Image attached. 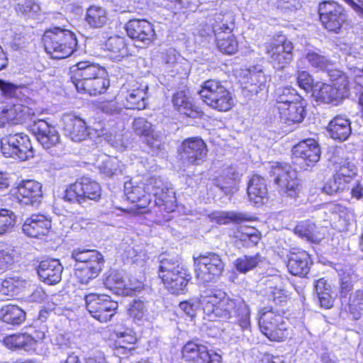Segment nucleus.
Masks as SVG:
<instances>
[{"mask_svg":"<svg viewBox=\"0 0 363 363\" xmlns=\"http://www.w3.org/2000/svg\"><path fill=\"white\" fill-rule=\"evenodd\" d=\"M16 142L15 146L18 150V160L24 161L33 156V147L28 135L23 133L11 134Z\"/></svg>","mask_w":363,"mask_h":363,"instance_id":"44","label":"nucleus"},{"mask_svg":"<svg viewBox=\"0 0 363 363\" xmlns=\"http://www.w3.org/2000/svg\"><path fill=\"white\" fill-rule=\"evenodd\" d=\"M43 40L46 52L55 59H64L70 56L77 45L75 34L60 27L47 30Z\"/></svg>","mask_w":363,"mask_h":363,"instance_id":"3","label":"nucleus"},{"mask_svg":"<svg viewBox=\"0 0 363 363\" xmlns=\"http://www.w3.org/2000/svg\"><path fill=\"white\" fill-rule=\"evenodd\" d=\"M299 99L300 96L296 94V90L291 87H279L275 91L277 106L287 105Z\"/></svg>","mask_w":363,"mask_h":363,"instance_id":"48","label":"nucleus"},{"mask_svg":"<svg viewBox=\"0 0 363 363\" xmlns=\"http://www.w3.org/2000/svg\"><path fill=\"white\" fill-rule=\"evenodd\" d=\"M182 357L194 363H220L221 355L208 350L206 346L196 341L187 342L182 350Z\"/></svg>","mask_w":363,"mask_h":363,"instance_id":"16","label":"nucleus"},{"mask_svg":"<svg viewBox=\"0 0 363 363\" xmlns=\"http://www.w3.org/2000/svg\"><path fill=\"white\" fill-rule=\"evenodd\" d=\"M28 284V281L18 277H9L2 281L0 285V294L13 296L25 289Z\"/></svg>","mask_w":363,"mask_h":363,"instance_id":"40","label":"nucleus"},{"mask_svg":"<svg viewBox=\"0 0 363 363\" xmlns=\"http://www.w3.org/2000/svg\"><path fill=\"white\" fill-rule=\"evenodd\" d=\"M295 162L303 168L313 166L320 157L318 143L313 139H307L296 145L292 150Z\"/></svg>","mask_w":363,"mask_h":363,"instance_id":"17","label":"nucleus"},{"mask_svg":"<svg viewBox=\"0 0 363 363\" xmlns=\"http://www.w3.org/2000/svg\"><path fill=\"white\" fill-rule=\"evenodd\" d=\"M181 160L186 165H199L206 160L207 145L199 137L185 139L179 150Z\"/></svg>","mask_w":363,"mask_h":363,"instance_id":"11","label":"nucleus"},{"mask_svg":"<svg viewBox=\"0 0 363 363\" xmlns=\"http://www.w3.org/2000/svg\"><path fill=\"white\" fill-rule=\"evenodd\" d=\"M159 277L165 287L172 294L183 293L191 279V275L177 259L162 257L159 266Z\"/></svg>","mask_w":363,"mask_h":363,"instance_id":"5","label":"nucleus"},{"mask_svg":"<svg viewBox=\"0 0 363 363\" xmlns=\"http://www.w3.org/2000/svg\"><path fill=\"white\" fill-rule=\"evenodd\" d=\"M63 267L58 259H50L40 262L37 272L40 279L48 284L60 281Z\"/></svg>","mask_w":363,"mask_h":363,"instance_id":"24","label":"nucleus"},{"mask_svg":"<svg viewBox=\"0 0 363 363\" xmlns=\"http://www.w3.org/2000/svg\"><path fill=\"white\" fill-rule=\"evenodd\" d=\"M105 50L110 52L111 57L121 60L128 55V48L124 38L115 35L108 38L104 44Z\"/></svg>","mask_w":363,"mask_h":363,"instance_id":"37","label":"nucleus"},{"mask_svg":"<svg viewBox=\"0 0 363 363\" xmlns=\"http://www.w3.org/2000/svg\"><path fill=\"white\" fill-rule=\"evenodd\" d=\"M104 284L107 289L114 294L124 296L125 292L126 283L124 281L123 274L119 272H111L106 279Z\"/></svg>","mask_w":363,"mask_h":363,"instance_id":"45","label":"nucleus"},{"mask_svg":"<svg viewBox=\"0 0 363 363\" xmlns=\"http://www.w3.org/2000/svg\"><path fill=\"white\" fill-rule=\"evenodd\" d=\"M262 262V257L257 253L254 255H243L235 261V267L240 273H247L255 268Z\"/></svg>","mask_w":363,"mask_h":363,"instance_id":"46","label":"nucleus"},{"mask_svg":"<svg viewBox=\"0 0 363 363\" xmlns=\"http://www.w3.org/2000/svg\"><path fill=\"white\" fill-rule=\"evenodd\" d=\"M4 344L11 350H24L30 351L35 344V340L29 335L24 334L12 335L4 339Z\"/></svg>","mask_w":363,"mask_h":363,"instance_id":"38","label":"nucleus"},{"mask_svg":"<svg viewBox=\"0 0 363 363\" xmlns=\"http://www.w3.org/2000/svg\"><path fill=\"white\" fill-rule=\"evenodd\" d=\"M353 217V213L349 208L340 205V211H337V220L340 223L338 225L340 230H347V227Z\"/></svg>","mask_w":363,"mask_h":363,"instance_id":"57","label":"nucleus"},{"mask_svg":"<svg viewBox=\"0 0 363 363\" xmlns=\"http://www.w3.org/2000/svg\"><path fill=\"white\" fill-rule=\"evenodd\" d=\"M16 216L7 209L0 211V234H4L10 230L15 225Z\"/></svg>","mask_w":363,"mask_h":363,"instance_id":"54","label":"nucleus"},{"mask_svg":"<svg viewBox=\"0 0 363 363\" xmlns=\"http://www.w3.org/2000/svg\"><path fill=\"white\" fill-rule=\"evenodd\" d=\"M328 77L332 84L316 82L313 89V96L318 101L337 106L348 96V77L339 69H329Z\"/></svg>","mask_w":363,"mask_h":363,"instance_id":"2","label":"nucleus"},{"mask_svg":"<svg viewBox=\"0 0 363 363\" xmlns=\"http://www.w3.org/2000/svg\"><path fill=\"white\" fill-rule=\"evenodd\" d=\"M25 315V311L16 305H5L0 309V318H22Z\"/></svg>","mask_w":363,"mask_h":363,"instance_id":"59","label":"nucleus"},{"mask_svg":"<svg viewBox=\"0 0 363 363\" xmlns=\"http://www.w3.org/2000/svg\"><path fill=\"white\" fill-rule=\"evenodd\" d=\"M315 225L310 221H303L294 228V233L306 240L313 241L314 238Z\"/></svg>","mask_w":363,"mask_h":363,"instance_id":"53","label":"nucleus"},{"mask_svg":"<svg viewBox=\"0 0 363 363\" xmlns=\"http://www.w3.org/2000/svg\"><path fill=\"white\" fill-rule=\"evenodd\" d=\"M328 130L332 138L345 140L352 132L350 121L345 117L337 116L330 122Z\"/></svg>","mask_w":363,"mask_h":363,"instance_id":"30","label":"nucleus"},{"mask_svg":"<svg viewBox=\"0 0 363 363\" xmlns=\"http://www.w3.org/2000/svg\"><path fill=\"white\" fill-rule=\"evenodd\" d=\"M179 54L174 48H169L160 53L162 68L167 72H172L177 65Z\"/></svg>","mask_w":363,"mask_h":363,"instance_id":"49","label":"nucleus"},{"mask_svg":"<svg viewBox=\"0 0 363 363\" xmlns=\"http://www.w3.org/2000/svg\"><path fill=\"white\" fill-rule=\"evenodd\" d=\"M70 79L78 92L96 96L109 86L106 69L98 64L82 61L70 67Z\"/></svg>","mask_w":363,"mask_h":363,"instance_id":"1","label":"nucleus"},{"mask_svg":"<svg viewBox=\"0 0 363 363\" xmlns=\"http://www.w3.org/2000/svg\"><path fill=\"white\" fill-rule=\"evenodd\" d=\"M225 293L218 289H211L204 291L201 296L200 303L203 304V311L207 316L214 315L218 318H227L231 316L228 308H223L225 306Z\"/></svg>","mask_w":363,"mask_h":363,"instance_id":"15","label":"nucleus"},{"mask_svg":"<svg viewBox=\"0 0 363 363\" xmlns=\"http://www.w3.org/2000/svg\"><path fill=\"white\" fill-rule=\"evenodd\" d=\"M345 167L341 168L332 179H330L323 187V191L328 195H333L344 191L350 182V177H345Z\"/></svg>","mask_w":363,"mask_h":363,"instance_id":"36","label":"nucleus"},{"mask_svg":"<svg viewBox=\"0 0 363 363\" xmlns=\"http://www.w3.org/2000/svg\"><path fill=\"white\" fill-rule=\"evenodd\" d=\"M209 22L211 25L214 34L217 33L216 28H219L218 33L232 32L234 28V16L231 11H225L219 13L216 12L209 16Z\"/></svg>","mask_w":363,"mask_h":363,"instance_id":"29","label":"nucleus"},{"mask_svg":"<svg viewBox=\"0 0 363 363\" xmlns=\"http://www.w3.org/2000/svg\"><path fill=\"white\" fill-rule=\"evenodd\" d=\"M86 21L92 28H101L108 21L106 11L101 7L90 6L86 14Z\"/></svg>","mask_w":363,"mask_h":363,"instance_id":"43","label":"nucleus"},{"mask_svg":"<svg viewBox=\"0 0 363 363\" xmlns=\"http://www.w3.org/2000/svg\"><path fill=\"white\" fill-rule=\"evenodd\" d=\"M116 339L115 340L116 345L122 349H132L128 347L135 343L137 339L135 333L130 328H125L124 330L118 329L116 330Z\"/></svg>","mask_w":363,"mask_h":363,"instance_id":"50","label":"nucleus"},{"mask_svg":"<svg viewBox=\"0 0 363 363\" xmlns=\"http://www.w3.org/2000/svg\"><path fill=\"white\" fill-rule=\"evenodd\" d=\"M125 256L133 263L143 266L147 259V255L141 249L128 246L125 250Z\"/></svg>","mask_w":363,"mask_h":363,"instance_id":"55","label":"nucleus"},{"mask_svg":"<svg viewBox=\"0 0 363 363\" xmlns=\"http://www.w3.org/2000/svg\"><path fill=\"white\" fill-rule=\"evenodd\" d=\"M266 294L269 298H272L277 303H282L286 301L287 296L284 290L278 288L277 286H273L269 285L266 289Z\"/></svg>","mask_w":363,"mask_h":363,"instance_id":"61","label":"nucleus"},{"mask_svg":"<svg viewBox=\"0 0 363 363\" xmlns=\"http://www.w3.org/2000/svg\"><path fill=\"white\" fill-rule=\"evenodd\" d=\"M28 111V107L21 104L0 108V127L4 126L8 123H21L26 119V114Z\"/></svg>","mask_w":363,"mask_h":363,"instance_id":"28","label":"nucleus"},{"mask_svg":"<svg viewBox=\"0 0 363 363\" xmlns=\"http://www.w3.org/2000/svg\"><path fill=\"white\" fill-rule=\"evenodd\" d=\"M278 320L279 319H258L261 332L271 340L278 341L280 339Z\"/></svg>","mask_w":363,"mask_h":363,"instance_id":"47","label":"nucleus"},{"mask_svg":"<svg viewBox=\"0 0 363 363\" xmlns=\"http://www.w3.org/2000/svg\"><path fill=\"white\" fill-rule=\"evenodd\" d=\"M296 80L298 86L306 91H313L315 84H313V78L312 75H311L308 72L303 70L298 71L297 73Z\"/></svg>","mask_w":363,"mask_h":363,"instance_id":"58","label":"nucleus"},{"mask_svg":"<svg viewBox=\"0 0 363 363\" xmlns=\"http://www.w3.org/2000/svg\"><path fill=\"white\" fill-rule=\"evenodd\" d=\"M16 140L11 134L6 135L0 140L1 150L6 157L18 159V150L15 146Z\"/></svg>","mask_w":363,"mask_h":363,"instance_id":"52","label":"nucleus"},{"mask_svg":"<svg viewBox=\"0 0 363 363\" xmlns=\"http://www.w3.org/2000/svg\"><path fill=\"white\" fill-rule=\"evenodd\" d=\"M147 190L155 198V203L166 212L174 211L176 208L175 192L173 189L165 185L160 179L150 178Z\"/></svg>","mask_w":363,"mask_h":363,"instance_id":"14","label":"nucleus"},{"mask_svg":"<svg viewBox=\"0 0 363 363\" xmlns=\"http://www.w3.org/2000/svg\"><path fill=\"white\" fill-rule=\"evenodd\" d=\"M311 257L306 251L291 253L287 264L289 272L295 276H305L310 269Z\"/></svg>","mask_w":363,"mask_h":363,"instance_id":"26","label":"nucleus"},{"mask_svg":"<svg viewBox=\"0 0 363 363\" xmlns=\"http://www.w3.org/2000/svg\"><path fill=\"white\" fill-rule=\"evenodd\" d=\"M125 28L127 35L138 43V47L149 45L155 36L152 25L144 19H131Z\"/></svg>","mask_w":363,"mask_h":363,"instance_id":"18","label":"nucleus"},{"mask_svg":"<svg viewBox=\"0 0 363 363\" xmlns=\"http://www.w3.org/2000/svg\"><path fill=\"white\" fill-rule=\"evenodd\" d=\"M305 102L301 99L294 101L287 105L277 106L281 117L286 121L295 123L301 122L305 116Z\"/></svg>","mask_w":363,"mask_h":363,"instance_id":"27","label":"nucleus"},{"mask_svg":"<svg viewBox=\"0 0 363 363\" xmlns=\"http://www.w3.org/2000/svg\"><path fill=\"white\" fill-rule=\"evenodd\" d=\"M42 196V185L36 181H23L18 186V199L21 203L26 205L38 203Z\"/></svg>","mask_w":363,"mask_h":363,"instance_id":"25","label":"nucleus"},{"mask_svg":"<svg viewBox=\"0 0 363 363\" xmlns=\"http://www.w3.org/2000/svg\"><path fill=\"white\" fill-rule=\"evenodd\" d=\"M271 174L274 181L289 196L296 197L299 192L297 172L288 164L277 163L272 166Z\"/></svg>","mask_w":363,"mask_h":363,"instance_id":"12","label":"nucleus"},{"mask_svg":"<svg viewBox=\"0 0 363 363\" xmlns=\"http://www.w3.org/2000/svg\"><path fill=\"white\" fill-rule=\"evenodd\" d=\"M200 302L196 299H190L189 301L181 302L179 305V309L184 312V314L194 318L197 315L198 311H200Z\"/></svg>","mask_w":363,"mask_h":363,"instance_id":"56","label":"nucleus"},{"mask_svg":"<svg viewBox=\"0 0 363 363\" xmlns=\"http://www.w3.org/2000/svg\"><path fill=\"white\" fill-rule=\"evenodd\" d=\"M216 29L217 33L214 35L219 50L228 55L234 54L238 50V42L232 32L222 33L218 32L220 30L219 28Z\"/></svg>","mask_w":363,"mask_h":363,"instance_id":"39","label":"nucleus"},{"mask_svg":"<svg viewBox=\"0 0 363 363\" xmlns=\"http://www.w3.org/2000/svg\"><path fill=\"white\" fill-rule=\"evenodd\" d=\"M147 86H136L128 91L126 96V108L141 110L146 106Z\"/></svg>","mask_w":363,"mask_h":363,"instance_id":"34","label":"nucleus"},{"mask_svg":"<svg viewBox=\"0 0 363 363\" xmlns=\"http://www.w3.org/2000/svg\"><path fill=\"white\" fill-rule=\"evenodd\" d=\"M133 129L135 133L144 137L145 143L152 150L157 152L164 148V145L161 141L160 134L155 131L151 123L145 118H137L133 123Z\"/></svg>","mask_w":363,"mask_h":363,"instance_id":"20","label":"nucleus"},{"mask_svg":"<svg viewBox=\"0 0 363 363\" xmlns=\"http://www.w3.org/2000/svg\"><path fill=\"white\" fill-rule=\"evenodd\" d=\"M233 238L243 242V245H256L259 240V231L247 225H240L234 232Z\"/></svg>","mask_w":363,"mask_h":363,"instance_id":"41","label":"nucleus"},{"mask_svg":"<svg viewBox=\"0 0 363 363\" xmlns=\"http://www.w3.org/2000/svg\"><path fill=\"white\" fill-rule=\"evenodd\" d=\"M267 192L266 180L259 175H253L248 182L249 199L255 203H262L267 196Z\"/></svg>","mask_w":363,"mask_h":363,"instance_id":"31","label":"nucleus"},{"mask_svg":"<svg viewBox=\"0 0 363 363\" xmlns=\"http://www.w3.org/2000/svg\"><path fill=\"white\" fill-rule=\"evenodd\" d=\"M147 183L129 180L124 184V193L128 200L135 203L138 208H145L151 202V190H147Z\"/></svg>","mask_w":363,"mask_h":363,"instance_id":"19","label":"nucleus"},{"mask_svg":"<svg viewBox=\"0 0 363 363\" xmlns=\"http://www.w3.org/2000/svg\"><path fill=\"white\" fill-rule=\"evenodd\" d=\"M18 13L27 18H34L40 11L38 4L33 0H18L15 6Z\"/></svg>","mask_w":363,"mask_h":363,"instance_id":"51","label":"nucleus"},{"mask_svg":"<svg viewBox=\"0 0 363 363\" xmlns=\"http://www.w3.org/2000/svg\"><path fill=\"white\" fill-rule=\"evenodd\" d=\"M101 195L99 183L89 177H82L70 184L65 190L63 199L70 203L82 204L87 200L98 201Z\"/></svg>","mask_w":363,"mask_h":363,"instance_id":"7","label":"nucleus"},{"mask_svg":"<svg viewBox=\"0 0 363 363\" xmlns=\"http://www.w3.org/2000/svg\"><path fill=\"white\" fill-rule=\"evenodd\" d=\"M30 130L45 149H50L60 143V137L57 130L44 120L34 121Z\"/></svg>","mask_w":363,"mask_h":363,"instance_id":"21","label":"nucleus"},{"mask_svg":"<svg viewBox=\"0 0 363 363\" xmlns=\"http://www.w3.org/2000/svg\"><path fill=\"white\" fill-rule=\"evenodd\" d=\"M51 228V221L43 214H33L27 218L22 226L23 232L31 238L47 235Z\"/></svg>","mask_w":363,"mask_h":363,"instance_id":"23","label":"nucleus"},{"mask_svg":"<svg viewBox=\"0 0 363 363\" xmlns=\"http://www.w3.org/2000/svg\"><path fill=\"white\" fill-rule=\"evenodd\" d=\"M199 94L208 106L219 111H228L234 106L231 93L218 80L206 81Z\"/></svg>","mask_w":363,"mask_h":363,"instance_id":"6","label":"nucleus"},{"mask_svg":"<svg viewBox=\"0 0 363 363\" xmlns=\"http://www.w3.org/2000/svg\"><path fill=\"white\" fill-rule=\"evenodd\" d=\"M239 81L246 96H252L267 89L269 76L258 67L242 70Z\"/></svg>","mask_w":363,"mask_h":363,"instance_id":"13","label":"nucleus"},{"mask_svg":"<svg viewBox=\"0 0 363 363\" xmlns=\"http://www.w3.org/2000/svg\"><path fill=\"white\" fill-rule=\"evenodd\" d=\"M147 308L141 300H134L128 308V314L133 318H142L145 315Z\"/></svg>","mask_w":363,"mask_h":363,"instance_id":"63","label":"nucleus"},{"mask_svg":"<svg viewBox=\"0 0 363 363\" xmlns=\"http://www.w3.org/2000/svg\"><path fill=\"white\" fill-rule=\"evenodd\" d=\"M305 59L311 67L317 70L325 71L328 73L329 69H333L331 60L315 50H308L305 54Z\"/></svg>","mask_w":363,"mask_h":363,"instance_id":"42","label":"nucleus"},{"mask_svg":"<svg viewBox=\"0 0 363 363\" xmlns=\"http://www.w3.org/2000/svg\"><path fill=\"white\" fill-rule=\"evenodd\" d=\"M194 259L196 277L203 283L217 279L224 269L220 256L214 252L201 254Z\"/></svg>","mask_w":363,"mask_h":363,"instance_id":"8","label":"nucleus"},{"mask_svg":"<svg viewBox=\"0 0 363 363\" xmlns=\"http://www.w3.org/2000/svg\"><path fill=\"white\" fill-rule=\"evenodd\" d=\"M65 135L74 142L84 140L89 135L85 121L72 114H65L62 118Z\"/></svg>","mask_w":363,"mask_h":363,"instance_id":"22","label":"nucleus"},{"mask_svg":"<svg viewBox=\"0 0 363 363\" xmlns=\"http://www.w3.org/2000/svg\"><path fill=\"white\" fill-rule=\"evenodd\" d=\"M105 297H106V295L99 294H89L85 296L86 308L91 315L94 312L98 311V306L100 305L101 300Z\"/></svg>","mask_w":363,"mask_h":363,"instance_id":"62","label":"nucleus"},{"mask_svg":"<svg viewBox=\"0 0 363 363\" xmlns=\"http://www.w3.org/2000/svg\"><path fill=\"white\" fill-rule=\"evenodd\" d=\"M71 257L78 263L75 274L82 284H88L96 278L104 263V256L96 250L77 248L72 252Z\"/></svg>","mask_w":363,"mask_h":363,"instance_id":"4","label":"nucleus"},{"mask_svg":"<svg viewBox=\"0 0 363 363\" xmlns=\"http://www.w3.org/2000/svg\"><path fill=\"white\" fill-rule=\"evenodd\" d=\"M318 13L323 26L330 32L338 33L347 20L344 9L334 1L320 4Z\"/></svg>","mask_w":363,"mask_h":363,"instance_id":"10","label":"nucleus"},{"mask_svg":"<svg viewBox=\"0 0 363 363\" xmlns=\"http://www.w3.org/2000/svg\"><path fill=\"white\" fill-rule=\"evenodd\" d=\"M266 53L274 68L281 69L288 65L294 57V45L284 35L274 38L265 45Z\"/></svg>","mask_w":363,"mask_h":363,"instance_id":"9","label":"nucleus"},{"mask_svg":"<svg viewBox=\"0 0 363 363\" xmlns=\"http://www.w3.org/2000/svg\"><path fill=\"white\" fill-rule=\"evenodd\" d=\"M172 103L175 108L182 114L191 118H197L200 115L198 108L192 104L183 91H177L174 94Z\"/></svg>","mask_w":363,"mask_h":363,"instance_id":"32","label":"nucleus"},{"mask_svg":"<svg viewBox=\"0 0 363 363\" xmlns=\"http://www.w3.org/2000/svg\"><path fill=\"white\" fill-rule=\"evenodd\" d=\"M315 289L321 307L330 308L333 306L335 294L332 291L330 284L321 278L316 281Z\"/></svg>","mask_w":363,"mask_h":363,"instance_id":"35","label":"nucleus"},{"mask_svg":"<svg viewBox=\"0 0 363 363\" xmlns=\"http://www.w3.org/2000/svg\"><path fill=\"white\" fill-rule=\"evenodd\" d=\"M101 172L108 177H112L121 172L118 162L113 158H107L100 166Z\"/></svg>","mask_w":363,"mask_h":363,"instance_id":"60","label":"nucleus"},{"mask_svg":"<svg viewBox=\"0 0 363 363\" xmlns=\"http://www.w3.org/2000/svg\"><path fill=\"white\" fill-rule=\"evenodd\" d=\"M99 108L103 113L111 116L118 115L123 110L118 103L114 100L103 101L99 104Z\"/></svg>","mask_w":363,"mask_h":363,"instance_id":"64","label":"nucleus"},{"mask_svg":"<svg viewBox=\"0 0 363 363\" xmlns=\"http://www.w3.org/2000/svg\"><path fill=\"white\" fill-rule=\"evenodd\" d=\"M212 221L220 225H226L232 222L236 224H241L246 221L253 220L252 216L245 213L237 211H217L211 213Z\"/></svg>","mask_w":363,"mask_h":363,"instance_id":"33","label":"nucleus"}]
</instances>
